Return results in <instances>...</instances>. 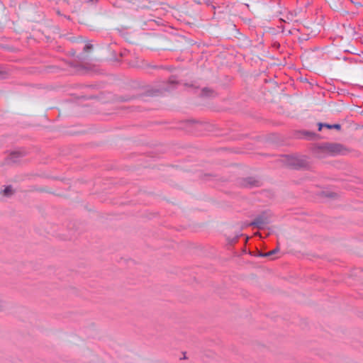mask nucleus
<instances>
[{"label":"nucleus","mask_w":363,"mask_h":363,"mask_svg":"<svg viewBox=\"0 0 363 363\" xmlns=\"http://www.w3.org/2000/svg\"><path fill=\"white\" fill-rule=\"evenodd\" d=\"M324 152L330 155H346L348 150L343 145L337 143L326 144L323 146Z\"/></svg>","instance_id":"nucleus-1"},{"label":"nucleus","mask_w":363,"mask_h":363,"mask_svg":"<svg viewBox=\"0 0 363 363\" xmlns=\"http://www.w3.org/2000/svg\"><path fill=\"white\" fill-rule=\"evenodd\" d=\"M269 223L267 218L264 215L258 216L255 220L251 223V225H254L257 228H262L265 225Z\"/></svg>","instance_id":"nucleus-2"},{"label":"nucleus","mask_w":363,"mask_h":363,"mask_svg":"<svg viewBox=\"0 0 363 363\" xmlns=\"http://www.w3.org/2000/svg\"><path fill=\"white\" fill-rule=\"evenodd\" d=\"M279 251V248L278 247H277L275 249L268 252H266V253H259V257H269V256H272L276 253H277Z\"/></svg>","instance_id":"nucleus-3"},{"label":"nucleus","mask_w":363,"mask_h":363,"mask_svg":"<svg viewBox=\"0 0 363 363\" xmlns=\"http://www.w3.org/2000/svg\"><path fill=\"white\" fill-rule=\"evenodd\" d=\"M13 189H11V186H7L6 188L4 189V195L5 196H10L13 194Z\"/></svg>","instance_id":"nucleus-4"},{"label":"nucleus","mask_w":363,"mask_h":363,"mask_svg":"<svg viewBox=\"0 0 363 363\" xmlns=\"http://www.w3.org/2000/svg\"><path fill=\"white\" fill-rule=\"evenodd\" d=\"M320 127L324 125V126L327 127L328 128H336V129H340V125H339V124H334L333 125H328V124H324V125L320 124Z\"/></svg>","instance_id":"nucleus-5"},{"label":"nucleus","mask_w":363,"mask_h":363,"mask_svg":"<svg viewBox=\"0 0 363 363\" xmlns=\"http://www.w3.org/2000/svg\"><path fill=\"white\" fill-rule=\"evenodd\" d=\"M6 307V302L0 297V311H4Z\"/></svg>","instance_id":"nucleus-6"},{"label":"nucleus","mask_w":363,"mask_h":363,"mask_svg":"<svg viewBox=\"0 0 363 363\" xmlns=\"http://www.w3.org/2000/svg\"><path fill=\"white\" fill-rule=\"evenodd\" d=\"M91 48H92V45H91L86 44L83 49H84V52H89L91 50Z\"/></svg>","instance_id":"nucleus-7"},{"label":"nucleus","mask_w":363,"mask_h":363,"mask_svg":"<svg viewBox=\"0 0 363 363\" xmlns=\"http://www.w3.org/2000/svg\"><path fill=\"white\" fill-rule=\"evenodd\" d=\"M18 155L17 153H13L11 155V160H12L13 162H15L16 160H13L14 157Z\"/></svg>","instance_id":"nucleus-8"}]
</instances>
